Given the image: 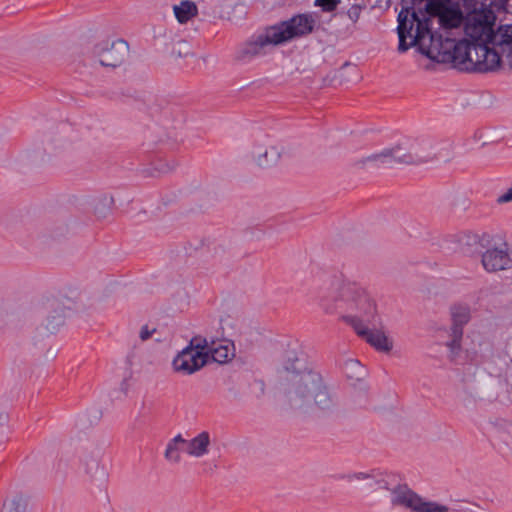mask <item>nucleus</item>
Segmentation results:
<instances>
[{"label": "nucleus", "instance_id": "obj_7", "mask_svg": "<svg viewBox=\"0 0 512 512\" xmlns=\"http://www.w3.org/2000/svg\"><path fill=\"white\" fill-rule=\"evenodd\" d=\"M434 158L432 153H424L418 146L395 145L384 148L355 161L358 168L381 167L392 164H418Z\"/></svg>", "mask_w": 512, "mask_h": 512}, {"label": "nucleus", "instance_id": "obj_29", "mask_svg": "<svg viewBox=\"0 0 512 512\" xmlns=\"http://www.w3.org/2000/svg\"><path fill=\"white\" fill-rule=\"evenodd\" d=\"M155 331L156 329L154 327H150L149 325H143L139 331V338L142 341H146L155 333Z\"/></svg>", "mask_w": 512, "mask_h": 512}, {"label": "nucleus", "instance_id": "obj_14", "mask_svg": "<svg viewBox=\"0 0 512 512\" xmlns=\"http://www.w3.org/2000/svg\"><path fill=\"white\" fill-rule=\"evenodd\" d=\"M378 316L372 322H366L364 319H353L352 325L360 337L380 352L388 353L393 348V341L386 335L383 329H372L370 324L377 322Z\"/></svg>", "mask_w": 512, "mask_h": 512}, {"label": "nucleus", "instance_id": "obj_16", "mask_svg": "<svg viewBox=\"0 0 512 512\" xmlns=\"http://www.w3.org/2000/svg\"><path fill=\"white\" fill-rule=\"evenodd\" d=\"M45 309L49 313L47 315L45 329L49 333H54L64 324L66 316L65 311L62 305L56 300L48 301L45 304Z\"/></svg>", "mask_w": 512, "mask_h": 512}, {"label": "nucleus", "instance_id": "obj_23", "mask_svg": "<svg viewBox=\"0 0 512 512\" xmlns=\"http://www.w3.org/2000/svg\"><path fill=\"white\" fill-rule=\"evenodd\" d=\"M185 445V439L178 434L171 439L165 449L164 457L171 463H179L181 460L180 445Z\"/></svg>", "mask_w": 512, "mask_h": 512}, {"label": "nucleus", "instance_id": "obj_5", "mask_svg": "<svg viewBox=\"0 0 512 512\" xmlns=\"http://www.w3.org/2000/svg\"><path fill=\"white\" fill-rule=\"evenodd\" d=\"M397 20L398 50L405 52L410 47L416 46L423 55L429 58L430 50L432 51L439 33L432 31V19L427 9L417 12L409 8H402Z\"/></svg>", "mask_w": 512, "mask_h": 512}, {"label": "nucleus", "instance_id": "obj_15", "mask_svg": "<svg viewBox=\"0 0 512 512\" xmlns=\"http://www.w3.org/2000/svg\"><path fill=\"white\" fill-rule=\"evenodd\" d=\"M282 155V150L275 145H259L255 147L252 157L257 166L269 168L278 163Z\"/></svg>", "mask_w": 512, "mask_h": 512}, {"label": "nucleus", "instance_id": "obj_19", "mask_svg": "<svg viewBox=\"0 0 512 512\" xmlns=\"http://www.w3.org/2000/svg\"><path fill=\"white\" fill-rule=\"evenodd\" d=\"M207 358L211 356L213 361L217 363H226L233 357V347L229 343L208 342L207 341Z\"/></svg>", "mask_w": 512, "mask_h": 512}, {"label": "nucleus", "instance_id": "obj_6", "mask_svg": "<svg viewBox=\"0 0 512 512\" xmlns=\"http://www.w3.org/2000/svg\"><path fill=\"white\" fill-rule=\"evenodd\" d=\"M79 53L83 57L85 65L115 69L124 65L130 56L129 45L126 41H102L95 44L85 43L81 45Z\"/></svg>", "mask_w": 512, "mask_h": 512}, {"label": "nucleus", "instance_id": "obj_1", "mask_svg": "<svg viewBox=\"0 0 512 512\" xmlns=\"http://www.w3.org/2000/svg\"><path fill=\"white\" fill-rule=\"evenodd\" d=\"M279 398L284 407L299 413L329 415L339 405L328 381L298 357L288 358L279 371Z\"/></svg>", "mask_w": 512, "mask_h": 512}, {"label": "nucleus", "instance_id": "obj_11", "mask_svg": "<svg viewBox=\"0 0 512 512\" xmlns=\"http://www.w3.org/2000/svg\"><path fill=\"white\" fill-rule=\"evenodd\" d=\"M492 16L483 12L470 15L464 27L466 38L471 43L484 44L495 49L496 32L493 30Z\"/></svg>", "mask_w": 512, "mask_h": 512}, {"label": "nucleus", "instance_id": "obj_9", "mask_svg": "<svg viewBox=\"0 0 512 512\" xmlns=\"http://www.w3.org/2000/svg\"><path fill=\"white\" fill-rule=\"evenodd\" d=\"M390 503L393 507L408 512H448L449 508L437 502L427 500L407 485H397L390 491Z\"/></svg>", "mask_w": 512, "mask_h": 512}, {"label": "nucleus", "instance_id": "obj_32", "mask_svg": "<svg viewBox=\"0 0 512 512\" xmlns=\"http://www.w3.org/2000/svg\"><path fill=\"white\" fill-rule=\"evenodd\" d=\"M510 26H512V24Z\"/></svg>", "mask_w": 512, "mask_h": 512}, {"label": "nucleus", "instance_id": "obj_8", "mask_svg": "<svg viewBox=\"0 0 512 512\" xmlns=\"http://www.w3.org/2000/svg\"><path fill=\"white\" fill-rule=\"evenodd\" d=\"M207 339L193 337L188 346L183 348L173 359L172 368L176 373L192 375L207 363Z\"/></svg>", "mask_w": 512, "mask_h": 512}, {"label": "nucleus", "instance_id": "obj_25", "mask_svg": "<svg viewBox=\"0 0 512 512\" xmlns=\"http://www.w3.org/2000/svg\"><path fill=\"white\" fill-rule=\"evenodd\" d=\"M191 53L190 44L185 40L177 41L172 48V55L178 58L187 57Z\"/></svg>", "mask_w": 512, "mask_h": 512}, {"label": "nucleus", "instance_id": "obj_30", "mask_svg": "<svg viewBox=\"0 0 512 512\" xmlns=\"http://www.w3.org/2000/svg\"><path fill=\"white\" fill-rule=\"evenodd\" d=\"M488 291L486 289H480L477 292V302H479L483 297L487 295Z\"/></svg>", "mask_w": 512, "mask_h": 512}, {"label": "nucleus", "instance_id": "obj_26", "mask_svg": "<svg viewBox=\"0 0 512 512\" xmlns=\"http://www.w3.org/2000/svg\"><path fill=\"white\" fill-rule=\"evenodd\" d=\"M83 466L85 472L91 477L96 476V474L102 469L100 466L99 459L95 457L86 458L83 461Z\"/></svg>", "mask_w": 512, "mask_h": 512}, {"label": "nucleus", "instance_id": "obj_31", "mask_svg": "<svg viewBox=\"0 0 512 512\" xmlns=\"http://www.w3.org/2000/svg\"><path fill=\"white\" fill-rule=\"evenodd\" d=\"M8 421V415L7 414H1L0 415V422L1 424H5Z\"/></svg>", "mask_w": 512, "mask_h": 512}, {"label": "nucleus", "instance_id": "obj_12", "mask_svg": "<svg viewBox=\"0 0 512 512\" xmlns=\"http://www.w3.org/2000/svg\"><path fill=\"white\" fill-rule=\"evenodd\" d=\"M481 264L488 273H497L512 269V245L504 242L490 247L481 254Z\"/></svg>", "mask_w": 512, "mask_h": 512}, {"label": "nucleus", "instance_id": "obj_24", "mask_svg": "<svg viewBox=\"0 0 512 512\" xmlns=\"http://www.w3.org/2000/svg\"><path fill=\"white\" fill-rule=\"evenodd\" d=\"M113 204V198L109 195H102L94 203V211L98 215L104 216L105 210L110 209Z\"/></svg>", "mask_w": 512, "mask_h": 512}, {"label": "nucleus", "instance_id": "obj_21", "mask_svg": "<svg viewBox=\"0 0 512 512\" xmlns=\"http://www.w3.org/2000/svg\"><path fill=\"white\" fill-rule=\"evenodd\" d=\"M348 481H363L368 487L374 490H387L388 484L383 478L375 477L373 474L365 472H356L347 476Z\"/></svg>", "mask_w": 512, "mask_h": 512}, {"label": "nucleus", "instance_id": "obj_4", "mask_svg": "<svg viewBox=\"0 0 512 512\" xmlns=\"http://www.w3.org/2000/svg\"><path fill=\"white\" fill-rule=\"evenodd\" d=\"M339 300L358 312L355 319L372 322L376 317V304L361 284L351 280L339 282V279L334 278L325 281L318 288L316 301L326 314L335 312Z\"/></svg>", "mask_w": 512, "mask_h": 512}, {"label": "nucleus", "instance_id": "obj_10", "mask_svg": "<svg viewBox=\"0 0 512 512\" xmlns=\"http://www.w3.org/2000/svg\"><path fill=\"white\" fill-rule=\"evenodd\" d=\"M427 12L432 19V23L437 18L438 24L444 30L458 28L462 25L464 15L459 3L452 0H428L426 3Z\"/></svg>", "mask_w": 512, "mask_h": 512}, {"label": "nucleus", "instance_id": "obj_17", "mask_svg": "<svg viewBox=\"0 0 512 512\" xmlns=\"http://www.w3.org/2000/svg\"><path fill=\"white\" fill-rule=\"evenodd\" d=\"M210 443V434L202 431L191 440H185V451L189 456L200 458L209 452Z\"/></svg>", "mask_w": 512, "mask_h": 512}, {"label": "nucleus", "instance_id": "obj_13", "mask_svg": "<svg viewBox=\"0 0 512 512\" xmlns=\"http://www.w3.org/2000/svg\"><path fill=\"white\" fill-rule=\"evenodd\" d=\"M449 313L452 325L450 328L451 340L447 345L451 352L455 353L461 346L463 327L471 320V307L464 302H455L450 306Z\"/></svg>", "mask_w": 512, "mask_h": 512}, {"label": "nucleus", "instance_id": "obj_22", "mask_svg": "<svg viewBox=\"0 0 512 512\" xmlns=\"http://www.w3.org/2000/svg\"><path fill=\"white\" fill-rule=\"evenodd\" d=\"M1 512H28V497L15 494L3 502Z\"/></svg>", "mask_w": 512, "mask_h": 512}, {"label": "nucleus", "instance_id": "obj_3", "mask_svg": "<svg viewBox=\"0 0 512 512\" xmlns=\"http://www.w3.org/2000/svg\"><path fill=\"white\" fill-rule=\"evenodd\" d=\"M429 58L443 63H469L478 72L494 71L501 64V56L497 50L483 43H471L467 38L456 40L448 32L446 35L439 33Z\"/></svg>", "mask_w": 512, "mask_h": 512}, {"label": "nucleus", "instance_id": "obj_28", "mask_svg": "<svg viewBox=\"0 0 512 512\" xmlns=\"http://www.w3.org/2000/svg\"><path fill=\"white\" fill-rule=\"evenodd\" d=\"M363 9H364L363 6H361L359 4H353L351 7L348 8V10L346 12L347 17L353 23H356L359 20L360 15H361Z\"/></svg>", "mask_w": 512, "mask_h": 512}, {"label": "nucleus", "instance_id": "obj_2", "mask_svg": "<svg viewBox=\"0 0 512 512\" xmlns=\"http://www.w3.org/2000/svg\"><path fill=\"white\" fill-rule=\"evenodd\" d=\"M316 25L317 20L313 14L300 13L268 26L245 43L240 51V58L262 56L274 47L305 38L314 32Z\"/></svg>", "mask_w": 512, "mask_h": 512}, {"label": "nucleus", "instance_id": "obj_27", "mask_svg": "<svg viewBox=\"0 0 512 512\" xmlns=\"http://www.w3.org/2000/svg\"><path fill=\"white\" fill-rule=\"evenodd\" d=\"M339 3L340 0H315L314 5L321 7L324 12H332Z\"/></svg>", "mask_w": 512, "mask_h": 512}, {"label": "nucleus", "instance_id": "obj_20", "mask_svg": "<svg viewBox=\"0 0 512 512\" xmlns=\"http://www.w3.org/2000/svg\"><path fill=\"white\" fill-rule=\"evenodd\" d=\"M173 12L179 23H186L197 15L198 9L194 2L184 0L173 6Z\"/></svg>", "mask_w": 512, "mask_h": 512}, {"label": "nucleus", "instance_id": "obj_18", "mask_svg": "<svg viewBox=\"0 0 512 512\" xmlns=\"http://www.w3.org/2000/svg\"><path fill=\"white\" fill-rule=\"evenodd\" d=\"M495 44L505 54L509 66L512 68V26L502 25L496 31Z\"/></svg>", "mask_w": 512, "mask_h": 512}]
</instances>
